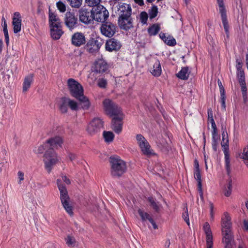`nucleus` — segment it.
<instances>
[{"instance_id":"obj_1","label":"nucleus","mask_w":248,"mask_h":248,"mask_svg":"<svg viewBox=\"0 0 248 248\" xmlns=\"http://www.w3.org/2000/svg\"><path fill=\"white\" fill-rule=\"evenodd\" d=\"M62 143V138L61 137L56 136L49 139L43 145L38 147V153H42L43 150L46 149L44 155V161L45 168L48 173L51 171L52 167L58 161L57 154L54 150L61 147Z\"/></svg>"},{"instance_id":"obj_2","label":"nucleus","mask_w":248,"mask_h":248,"mask_svg":"<svg viewBox=\"0 0 248 248\" xmlns=\"http://www.w3.org/2000/svg\"><path fill=\"white\" fill-rule=\"evenodd\" d=\"M109 162L111 164V174L113 177H120L125 172V163L119 157L111 156Z\"/></svg>"},{"instance_id":"obj_3","label":"nucleus","mask_w":248,"mask_h":248,"mask_svg":"<svg viewBox=\"0 0 248 248\" xmlns=\"http://www.w3.org/2000/svg\"><path fill=\"white\" fill-rule=\"evenodd\" d=\"M103 104L106 114L110 117H113L123 114L121 108L112 100L106 99L104 100Z\"/></svg>"},{"instance_id":"obj_4","label":"nucleus","mask_w":248,"mask_h":248,"mask_svg":"<svg viewBox=\"0 0 248 248\" xmlns=\"http://www.w3.org/2000/svg\"><path fill=\"white\" fill-rule=\"evenodd\" d=\"M100 29L102 35L111 38L118 31V28L116 24L106 21L102 23Z\"/></svg>"},{"instance_id":"obj_5","label":"nucleus","mask_w":248,"mask_h":248,"mask_svg":"<svg viewBox=\"0 0 248 248\" xmlns=\"http://www.w3.org/2000/svg\"><path fill=\"white\" fill-rule=\"evenodd\" d=\"M93 20L103 23L108 19L109 13L106 8L102 5L93 8Z\"/></svg>"},{"instance_id":"obj_6","label":"nucleus","mask_w":248,"mask_h":248,"mask_svg":"<svg viewBox=\"0 0 248 248\" xmlns=\"http://www.w3.org/2000/svg\"><path fill=\"white\" fill-rule=\"evenodd\" d=\"M67 85L70 94L75 98L83 94L82 86L74 79L69 78L67 81Z\"/></svg>"},{"instance_id":"obj_7","label":"nucleus","mask_w":248,"mask_h":248,"mask_svg":"<svg viewBox=\"0 0 248 248\" xmlns=\"http://www.w3.org/2000/svg\"><path fill=\"white\" fill-rule=\"evenodd\" d=\"M84 46V49L89 53L95 54L98 52L103 45L101 40L97 38H90L86 42Z\"/></svg>"},{"instance_id":"obj_8","label":"nucleus","mask_w":248,"mask_h":248,"mask_svg":"<svg viewBox=\"0 0 248 248\" xmlns=\"http://www.w3.org/2000/svg\"><path fill=\"white\" fill-rule=\"evenodd\" d=\"M103 128L102 120L99 118H95L88 124L87 130L90 135H94L99 133Z\"/></svg>"},{"instance_id":"obj_9","label":"nucleus","mask_w":248,"mask_h":248,"mask_svg":"<svg viewBox=\"0 0 248 248\" xmlns=\"http://www.w3.org/2000/svg\"><path fill=\"white\" fill-rule=\"evenodd\" d=\"M79 21L88 25L93 20V9L82 8L78 10Z\"/></svg>"},{"instance_id":"obj_10","label":"nucleus","mask_w":248,"mask_h":248,"mask_svg":"<svg viewBox=\"0 0 248 248\" xmlns=\"http://www.w3.org/2000/svg\"><path fill=\"white\" fill-rule=\"evenodd\" d=\"M118 24L120 29L125 31L133 28V19L131 16H118Z\"/></svg>"},{"instance_id":"obj_11","label":"nucleus","mask_w":248,"mask_h":248,"mask_svg":"<svg viewBox=\"0 0 248 248\" xmlns=\"http://www.w3.org/2000/svg\"><path fill=\"white\" fill-rule=\"evenodd\" d=\"M64 23L66 26L70 30H72L78 26V18L75 14L70 12H67L65 15Z\"/></svg>"},{"instance_id":"obj_12","label":"nucleus","mask_w":248,"mask_h":248,"mask_svg":"<svg viewBox=\"0 0 248 248\" xmlns=\"http://www.w3.org/2000/svg\"><path fill=\"white\" fill-rule=\"evenodd\" d=\"M123 119V114L113 117L112 119L111 129L118 134L122 131Z\"/></svg>"},{"instance_id":"obj_13","label":"nucleus","mask_w":248,"mask_h":248,"mask_svg":"<svg viewBox=\"0 0 248 248\" xmlns=\"http://www.w3.org/2000/svg\"><path fill=\"white\" fill-rule=\"evenodd\" d=\"M86 42L85 34L81 32H76L71 37V44L76 47L85 45Z\"/></svg>"},{"instance_id":"obj_14","label":"nucleus","mask_w":248,"mask_h":248,"mask_svg":"<svg viewBox=\"0 0 248 248\" xmlns=\"http://www.w3.org/2000/svg\"><path fill=\"white\" fill-rule=\"evenodd\" d=\"M117 12L119 16H131L132 8L130 4L121 2L117 5Z\"/></svg>"},{"instance_id":"obj_15","label":"nucleus","mask_w":248,"mask_h":248,"mask_svg":"<svg viewBox=\"0 0 248 248\" xmlns=\"http://www.w3.org/2000/svg\"><path fill=\"white\" fill-rule=\"evenodd\" d=\"M121 47L119 41L114 38H111L106 41L105 47L106 50L111 52L119 50Z\"/></svg>"},{"instance_id":"obj_16","label":"nucleus","mask_w":248,"mask_h":248,"mask_svg":"<svg viewBox=\"0 0 248 248\" xmlns=\"http://www.w3.org/2000/svg\"><path fill=\"white\" fill-rule=\"evenodd\" d=\"M21 21L20 14L18 12H15L12 21L13 31L15 33H17L21 31Z\"/></svg>"},{"instance_id":"obj_17","label":"nucleus","mask_w":248,"mask_h":248,"mask_svg":"<svg viewBox=\"0 0 248 248\" xmlns=\"http://www.w3.org/2000/svg\"><path fill=\"white\" fill-rule=\"evenodd\" d=\"M57 184L60 192V199L61 202H64L65 201L70 200L67 190L65 185L62 184V181L60 179H57Z\"/></svg>"},{"instance_id":"obj_18","label":"nucleus","mask_w":248,"mask_h":248,"mask_svg":"<svg viewBox=\"0 0 248 248\" xmlns=\"http://www.w3.org/2000/svg\"><path fill=\"white\" fill-rule=\"evenodd\" d=\"M108 69V66L104 60L98 59L94 63V71L98 73L106 72Z\"/></svg>"},{"instance_id":"obj_19","label":"nucleus","mask_w":248,"mask_h":248,"mask_svg":"<svg viewBox=\"0 0 248 248\" xmlns=\"http://www.w3.org/2000/svg\"><path fill=\"white\" fill-rule=\"evenodd\" d=\"M203 230L206 236L207 248H213V241L212 233L210 229V225L208 222H206L204 224Z\"/></svg>"},{"instance_id":"obj_20","label":"nucleus","mask_w":248,"mask_h":248,"mask_svg":"<svg viewBox=\"0 0 248 248\" xmlns=\"http://www.w3.org/2000/svg\"><path fill=\"white\" fill-rule=\"evenodd\" d=\"M231 217L227 212H225L221 219L222 231L231 230L232 228V222Z\"/></svg>"},{"instance_id":"obj_21","label":"nucleus","mask_w":248,"mask_h":248,"mask_svg":"<svg viewBox=\"0 0 248 248\" xmlns=\"http://www.w3.org/2000/svg\"><path fill=\"white\" fill-rule=\"evenodd\" d=\"M219 13L221 15V20L223 25V27L227 35V36H229V26L227 17L226 9V8H223L219 9Z\"/></svg>"},{"instance_id":"obj_22","label":"nucleus","mask_w":248,"mask_h":248,"mask_svg":"<svg viewBox=\"0 0 248 248\" xmlns=\"http://www.w3.org/2000/svg\"><path fill=\"white\" fill-rule=\"evenodd\" d=\"M61 25L50 27L51 35L53 39L58 40L63 34V32L61 29Z\"/></svg>"},{"instance_id":"obj_23","label":"nucleus","mask_w":248,"mask_h":248,"mask_svg":"<svg viewBox=\"0 0 248 248\" xmlns=\"http://www.w3.org/2000/svg\"><path fill=\"white\" fill-rule=\"evenodd\" d=\"M76 99L79 101V105L81 106V108L83 109L87 110L91 106V103L88 98L85 96L84 94Z\"/></svg>"},{"instance_id":"obj_24","label":"nucleus","mask_w":248,"mask_h":248,"mask_svg":"<svg viewBox=\"0 0 248 248\" xmlns=\"http://www.w3.org/2000/svg\"><path fill=\"white\" fill-rule=\"evenodd\" d=\"M159 37L168 46H174L176 44V40L172 36H166L165 33L161 32Z\"/></svg>"},{"instance_id":"obj_25","label":"nucleus","mask_w":248,"mask_h":248,"mask_svg":"<svg viewBox=\"0 0 248 248\" xmlns=\"http://www.w3.org/2000/svg\"><path fill=\"white\" fill-rule=\"evenodd\" d=\"M49 23L50 27L61 25L60 19L57 15L51 12L49 9Z\"/></svg>"},{"instance_id":"obj_26","label":"nucleus","mask_w":248,"mask_h":248,"mask_svg":"<svg viewBox=\"0 0 248 248\" xmlns=\"http://www.w3.org/2000/svg\"><path fill=\"white\" fill-rule=\"evenodd\" d=\"M161 72L160 62L158 59H156L153 65V67L151 69V72L154 76L158 77L161 75Z\"/></svg>"},{"instance_id":"obj_27","label":"nucleus","mask_w":248,"mask_h":248,"mask_svg":"<svg viewBox=\"0 0 248 248\" xmlns=\"http://www.w3.org/2000/svg\"><path fill=\"white\" fill-rule=\"evenodd\" d=\"M33 75L31 74L26 77L23 82V92H26L30 88L31 83L32 82Z\"/></svg>"},{"instance_id":"obj_28","label":"nucleus","mask_w":248,"mask_h":248,"mask_svg":"<svg viewBox=\"0 0 248 248\" xmlns=\"http://www.w3.org/2000/svg\"><path fill=\"white\" fill-rule=\"evenodd\" d=\"M177 77L182 80H187L189 77L188 67L182 68L181 70L176 74Z\"/></svg>"},{"instance_id":"obj_29","label":"nucleus","mask_w":248,"mask_h":248,"mask_svg":"<svg viewBox=\"0 0 248 248\" xmlns=\"http://www.w3.org/2000/svg\"><path fill=\"white\" fill-rule=\"evenodd\" d=\"M222 233L223 235V242L233 241V237L232 230L222 231Z\"/></svg>"},{"instance_id":"obj_30","label":"nucleus","mask_w":248,"mask_h":248,"mask_svg":"<svg viewBox=\"0 0 248 248\" xmlns=\"http://www.w3.org/2000/svg\"><path fill=\"white\" fill-rule=\"evenodd\" d=\"M68 98L64 97L61 98V102L59 108L62 113H66L67 111L68 106Z\"/></svg>"},{"instance_id":"obj_31","label":"nucleus","mask_w":248,"mask_h":248,"mask_svg":"<svg viewBox=\"0 0 248 248\" xmlns=\"http://www.w3.org/2000/svg\"><path fill=\"white\" fill-rule=\"evenodd\" d=\"M141 151L145 155H150L152 153V150L151 149V146L150 145L148 141L143 143L141 146L140 147Z\"/></svg>"},{"instance_id":"obj_32","label":"nucleus","mask_w":248,"mask_h":248,"mask_svg":"<svg viewBox=\"0 0 248 248\" xmlns=\"http://www.w3.org/2000/svg\"><path fill=\"white\" fill-rule=\"evenodd\" d=\"M160 26L158 24H153L148 29V32L150 36L156 35L160 31Z\"/></svg>"},{"instance_id":"obj_33","label":"nucleus","mask_w":248,"mask_h":248,"mask_svg":"<svg viewBox=\"0 0 248 248\" xmlns=\"http://www.w3.org/2000/svg\"><path fill=\"white\" fill-rule=\"evenodd\" d=\"M70 200L65 201L64 202H61L63 208L66 210L67 213L70 216L73 215L72 206L70 204Z\"/></svg>"},{"instance_id":"obj_34","label":"nucleus","mask_w":248,"mask_h":248,"mask_svg":"<svg viewBox=\"0 0 248 248\" xmlns=\"http://www.w3.org/2000/svg\"><path fill=\"white\" fill-rule=\"evenodd\" d=\"M70 6L74 8H79L82 3V0H66Z\"/></svg>"},{"instance_id":"obj_35","label":"nucleus","mask_w":248,"mask_h":248,"mask_svg":"<svg viewBox=\"0 0 248 248\" xmlns=\"http://www.w3.org/2000/svg\"><path fill=\"white\" fill-rule=\"evenodd\" d=\"M103 137L106 142H110L113 140L114 135L112 132L110 131H104Z\"/></svg>"},{"instance_id":"obj_36","label":"nucleus","mask_w":248,"mask_h":248,"mask_svg":"<svg viewBox=\"0 0 248 248\" xmlns=\"http://www.w3.org/2000/svg\"><path fill=\"white\" fill-rule=\"evenodd\" d=\"M232 179H229L228 180V183L227 184L226 187L225 188L224 190V195L227 197L230 196L232 193Z\"/></svg>"},{"instance_id":"obj_37","label":"nucleus","mask_w":248,"mask_h":248,"mask_svg":"<svg viewBox=\"0 0 248 248\" xmlns=\"http://www.w3.org/2000/svg\"><path fill=\"white\" fill-rule=\"evenodd\" d=\"M148 200L150 203V206L153 207L155 211L156 212H158L159 210V207L155 202V200L153 197H150L148 198Z\"/></svg>"},{"instance_id":"obj_38","label":"nucleus","mask_w":248,"mask_h":248,"mask_svg":"<svg viewBox=\"0 0 248 248\" xmlns=\"http://www.w3.org/2000/svg\"><path fill=\"white\" fill-rule=\"evenodd\" d=\"M138 213L140 217H141L142 220H148L150 221V218H152L151 216L147 213L144 212L141 209L138 210Z\"/></svg>"},{"instance_id":"obj_39","label":"nucleus","mask_w":248,"mask_h":248,"mask_svg":"<svg viewBox=\"0 0 248 248\" xmlns=\"http://www.w3.org/2000/svg\"><path fill=\"white\" fill-rule=\"evenodd\" d=\"M194 176L195 179L197 181V186H202L201 175L200 170H194Z\"/></svg>"},{"instance_id":"obj_40","label":"nucleus","mask_w":248,"mask_h":248,"mask_svg":"<svg viewBox=\"0 0 248 248\" xmlns=\"http://www.w3.org/2000/svg\"><path fill=\"white\" fill-rule=\"evenodd\" d=\"M157 13L158 8L157 6L155 5H153L149 12V17L150 19L155 18L157 16Z\"/></svg>"},{"instance_id":"obj_41","label":"nucleus","mask_w":248,"mask_h":248,"mask_svg":"<svg viewBox=\"0 0 248 248\" xmlns=\"http://www.w3.org/2000/svg\"><path fill=\"white\" fill-rule=\"evenodd\" d=\"M237 77L240 85L246 84L245 73L243 70L238 71Z\"/></svg>"},{"instance_id":"obj_42","label":"nucleus","mask_w":248,"mask_h":248,"mask_svg":"<svg viewBox=\"0 0 248 248\" xmlns=\"http://www.w3.org/2000/svg\"><path fill=\"white\" fill-rule=\"evenodd\" d=\"M101 1V0H85V2L89 6L95 7L100 5L99 4Z\"/></svg>"},{"instance_id":"obj_43","label":"nucleus","mask_w":248,"mask_h":248,"mask_svg":"<svg viewBox=\"0 0 248 248\" xmlns=\"http://www.w3.org/2000/svg\"><path fill=\"white\" fill-rule=\"evenodd\" d=\"M136 139L140 147L147 141L141 134H137Z\"/></svg>"},{"instance_id":"obj_44","label":"nucleus","mask_w":248,"mask_h":248,"mask_svg":"<svg viewBox=\"0 0 248 248\" xmlns=\"http://www.w3.org/2000/svg\"><path fill=\"white\" fill-rule=\"evenodd\" d=\"M56 6L58 8V9L61 12V13H64L66 11V7L65 3H64L63 2H62L61 0H59L56 3Z\"/></svg>"},{"instance_id":"obj_45","label":"nucleus","mask_w":248,"mask_h":248,"mask_svg":"<svg viewBox=\"0 0 248 248\" xmlns=\"http://www.w3.org/2000/svg\"><path fill=\"white\" fill-rule=\"evenodd\" d=\"M68 106L71 110H77L78 109V105L76 101L68 98Z\"/></svg>"},{"instance_id":"obj_46","label":"nucleus","mask_w":248,"mask_h":248,"mask_svg":"<svg viewBox=\"0 0 248 248\" xmlns=\"http://www.w3.org/2000/svg\"><path fill=\"white\" fill-rule=\"evenodd\" d=\"M66 243L69 247H73L76 243V240L74 237L71 236H67L65 238Z\"/></svg>"},{"instance_id":"obj_47","label":"nucleus","mask_w":248,"mask_h":248,"mask_svg":"<svg viewBox=\"0 0 248 248\" xmlns=\"http://www.w3.org/2000/svg\"><path fill=\"white\" fill-rule=\"evenodd\" d=\"M240 86L241 87L242 94V96H243L244 101L245 102H246L247 101V98H248L247 93V89L246 84H244V85L241 84V85H240Z\"/></svg>"},{"instance_id":"obj_48","label":"nucleus","mask_w":248,"mask_h":248,"mask_svg":"<svg viewBox=\"0 0 248 248\" xmlns=\"http://www.w3.org/2000/svg\"><path fill=\"white\" fill-rule=\"evenodd\" d=\"M228 139H227L225 141H222L221 143L222 150L223 151L224 155H226V154H228L229 145H228Z\"/></svg>"},{"instance_id":"obj_49","label":"nucleus","mask_w":248,"mask_h":248,"mask_svg":"<svg viewBox=\"0 0 248 248\" xmlns=\"http://www.w3.org/2000/svg\"><path fill=\"white\" fill-rule=\"evenodd\" d=\"M140 21L143 24H145L147 23L148 19V14L145 12H142L140 14Z\"/></svg>"},{"instance_id":"obj_50","label":"nucleus","mask_w":248,"mask_h":248,"mask_svg":"<svg viewBox=\"0 0 248 248\" xmlns=\"http://www.w3.org/2000/svg\"><path fill=\"white\" fill-rule=\"evenodd\" d=\"M225 168L227 170V174L229 175L231 170H230V159L228 154H226V156L225 155Z\"/></svg>"},{"instance_id":"obj_51","label":"nucleus","mask_w":248,"mask_h":248,"mask_svg":"<svg viewBox=\"0 0 248 248\" xmlns=\"http://www.w3.org/2000/svg\"><path fill=\"white\" fill-rule=\"evenodd\" d=\"M107 84V81L103 78H99L97 82V85L101 88H105Z\"/></svg>"},{"instance_id":"obj_52","label":"nucleus","mask_w":248,"mask_h":248,"mask_svg":"<svg viewBox=\"0 0 248 248\" xmlns=\"http://www.w3.org/2000/svg\"><path fill=\"white\" fill-rule=\"evenodd\" d=\"M243 158L245 160V164L248 167V146L243 150Z\"/></svg>"},{"instance_id":"obj_53","label":"nucleus","mask_w":248,"mask_h":248,"mask_svg":"<svg viewBox=\"0 0 248 248\" xmlns=\"http://www.w3.org/2000/svg\"><path fill=\"white\" fill-rule=\"evenodd\" d=\"M183 217L185 221L186 222V223L189 225V217H188V210L187 208H186V210L185 211V212L183 214Z\"/></svg>"},{"instance_id":"obj_54","label":"nucleus","mask_w":248,"mask_h":248,"mask_svg":"<svg viewBox=\"0 0 248 248\" xmlns=\"http://www.w3.org/2000/svg\"><path fill=\"white\" fill-rule=\"evenodd\" d=\"M220 102H221L222 108L224 109H225V108H226V105H225V94H220Z\"/></svg>"},{"instance_id":"obj_55","label":"nucleus","mask_w":248,"mask_h":248,"mask_svg":"<svg viewBox=\"0 0 248 248\" xmlns=\"http://www.w3.org/2000/svg\"><path fill=\"white\" fill-rule=\"evenodd\" d=\"M236 67L238 71L243 70L242 69V62L241 61L238 59L236 60Z\"/></svg>"},{"instance_id":"obj_56","label":"nucleus","mask_w":248,"mask_h":248,"mask_svg":"<svg viewBox=\"0 0 248 248\" xmlns=\"http://www.w3.org/2000/svg\"><path fill=\"white\" fill-rule=\"evenodd\" d=\"M217 83L219 88L220 94H225V90L220 79H218Z\"/></svg>"},{"instance_id":"obj_57","label":"nucleus","mask_w":248,"mask_h":248,"mask_svg":"<svg viewBox=\"0 0 248 248\" xmlns=\"http://www.w3.org/2000/svg\"><path fill=\"white\" fill-rule=\"evenodd\" d=\"M209 207H210V216L212 219H214V204L213 203L210 202H209Z\"/></svg>"},{"instance_id":"obj_58","label":"nucleus","mask_w":248,"mask_h":248,"mask_svg":"<svg viewBox=\"0 0 248 248\" xmlns=\"http://www.w3.org/2000/svg\"><path fill=\"white\" fill-rule=\"evenodd\" d=\"M225 244V248H232L233 241L232 242H223Z\"/></svg>"},{"instance_id":"obj_59","label":"nucleus","mask_w":248,"mask_h":248,"mask_svg":"<svg viewBox=\"0 0 248 248\" xmlns=\"http://www.w3.org/2000/svg\"><path fill=\"white\" fill-rule=\"evenodd\" d=\"M217 2L219 7V9L225 8L223 0H217Z\"/></svg>"},{"instance_id":"obj_60","label":"nucleus","mask_w":248,"mask_h":248,"mask_svg":"<svg viewBox=\"0 0 248 248\" xmlns=\"http://www.w3.org/2000/svg\"><path fill=\"white\" fill-rule=\"evenodd\" d=\"M17 174H18V178L19 179V183L20 184L21 183V181L24 180V175L23 172H22V171H20L18 172Z\"/></svg>"},{"instance_id":"obj_61","label":"nucleus","mask_w":248,"mask_h":248,"mask_svg":"<svg viewBox=\"0 0 248 248\" xmlns=\"http://www.w3.org/2000/svg\"><path fill=\"white\" fill-rule=\"evenodd\" d=\"M228 139V134L226 131H223L222 133V141H225Z\"/></svg>"},{"instance_id":"obj_62","label":"nucleus","mask_w":248,"mask_h":248,"mask_svg":"<svg viewBox=\"0 0 248 248\" xmlns=\"http://www.w3.org/2000/svg\"><path fill=\"white\" fill-rule=\"evenodd\" d=\"M194 170H200L199 162L197 159L194 160Z\"/></svg>"},{"instance_id":"obj_63","label":"nucleus","mask_w":248,"mask_h":248,"mask_svg":"<svg viewBox=\"0 0 248 248\" xmlns=\"http://www.w3.org/2000/svg\"><path fill=\"white\" fill-rule=\"evenodd\" d=\"M198 190L200 193V196L202 200H203V194L202 189V186L198 187Z\"/></svg>"},{"instance_id":"obj_64","label":"nucleus","mask_w":248,"mask_h":248,"mask_svg":"<svg viewBox=\"0 0 248 248\" xmlns=\"http://www.w3.org/2000/svg\"><path fill=\"white\" fill-rule=\"evenodd\" d=\"M218 142L216 141H212V145L213 149L214 151L216 152L217 151V147Z\"/></svg>"}]
</instances>
